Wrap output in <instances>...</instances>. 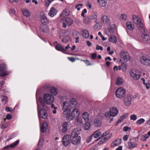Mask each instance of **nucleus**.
Masks as SVG:
<instances>
[{"label":"nucleus","mask_w":150,"mask_h":150,"mask_svg":"<svg viewBox=\"0 0 150 150\" xmlns=\"http://www.w3.org/2000/svg\"><path fill=\"white\" fill-rule=\"evenodd\" d=\"M101 134V133L99 131H96L92 135H91L92 137H94L95 138H97Z\"/></svg>","instance_id":"obj_42"},{"label":"nucleus","mask_w":150,"mask_h":150,"mask_svg":"<svg viewBox=\"0 0 150 150\" xmlns=\"http://www.w3.org/2000/svg\"><path fill=\"white\" fill-rule=\"evenodd\" d=\"M142 37L144 41H148L150 40V35L149 34H147L146 31L143 33Z\"/></svg>","instance_id":"obj_16"},{"label":"nucleus","mask_w":150,"mask_h":150,"mask_svg":"<svg viewBox=\"0 0 150 150\" xmlns=\"http://www.w3.org/2000/svg\"><path fill=\"white\" fill-rule=\"evenodd\" d=\"M79 112L77 109L74 108L73 109L71 113V115L73 116L72 120L74 117L79 116Z\"/></svg>","instance_id":"obj_19"},{"label":"nucleus","mask_w":150,"mask_h":150,"mask_svg":"<svg viewBox=\"0 0 150 150\" xmlns=\"http://www.w3.org/2000/svg\"><path fill=\"white\" fill-rule=\"evenodd\" d=\"M115 29L114 27L110 26L108 29V31L106 34L108 35L111 34H113V33L115 31Z\"/></svg>","instance_id":"obj_37"},{"label":"nucleus","mask_w":150,"mask_h":150,"mask_svg":"<svg viewBox=\"0 0 150 150\" xmlns=\"http://www.w3.org/2000/svg\"><path fill=\"white\" fill-rule=\"evenodd\" d=\"M128 148L129 149H132L136 146L137 144L136 142H132L129 141L128 142Z\"/></svg>","instance_id":"obj_20"},{"label":"nucleus","mask_w":150,"mask_h":150,"mask_svg":"<svg viewBox=\"0 0 150 150\" xmlns=\"http://www.w3.org/2000/svg\"><path fill=\"white\" fill-rule=\"evenodd\" d=\"M90 19L92 21L93 20H95V22L96 23L97 22V18L98 15L96 13H92L89 16Z\"/></svg>","instance_id":"obj_22"},{"label":"nucleus","mask_w":150,"mask_h":150,"mask_svg":"<svg viewBox=\"0 0 150 150\" xmlns=\"http://www.w3.org/2000/svg\"><path fill=\"white\" fill-rule=\"evenodd\" d=\"M121 139H118L114 141L111 144V146L113 147L117 146L120 144Z\"/></svg>","instance_id":"obj_30"},{"label":"nucleus","mask_w":150,"mask_h":150,"mask_svg":"<svg viewBox=\"0 0 150 150\" xmlns=\"http://www.w3.org/2000/svg\"><path fill=\"white\" fill-rule=\"evenodd\" d=\"M123 80L120 77L117 78L116 80V84L117 85L120 86L122 85L123 83Z\"/></svg>","instance_id":"obj_40"},{"label":"nucleus","mask_w":150,"mask_h":150,"mask_svg":"<svg viewBox=\"0 0 150 150\" xmlns=\"http://www.w3.org/2000/svg\"><path fill=\"white\" fill-rule=\"evenodd\" d=\"M56 49L58 51H61L63 52H64V47L59 44H58L56 45Z\"/></svg>","instance_id":"obj_35"},{"label":"nucleus","mask_w":150,"mask_h":150,"mask_svg":"<svg viewBox=\"0 0 150 150\" xmlns=\"http://www.w3.org/2000/svg\"><path fill=\"white\" fill-rule=\"evenodd\" d=\"M126 27L129 30H132L134 28V25L131 22L128 21L126 23Z\"/></svg>","instance_id":"obj_25"},{"label":"nucleus","mask_w":150,"mask_h":150,"mask_svg":"<svg viewBox=\"0 0 150 150\" xmlns=\"http://www.w3.org/2000/svg\"><path fill=\"white\" fill-rule=\"evenodd\" d=\"M120 18L122 20L126 21L127 20V15L125 14H122L120 16Z\"/></svg>","instance_id":"obj_51"},{"label":"nucleus","mask_w":150,"mask_h":150,"mask_svg":"<svg viewBox=\"0 0 150 150\" xmlns=\"http://www.w3.org/2000/svg\"><path fill=\"white\" fill-rule=\"evenodd\" d=\"M132 19L134 23L136 24L141 21L139 17L137 15H134L132 17Z\"/></svg>","instance_id":"obj_26"},{"label":"nucleus","mask_w":150,"mask_h":150,"mask_svg":"<svg viewBox=\"0 0 150 150\" xmlns=\"http://www.w3.org/2000/svg\"><path fill=\"white\" fill-rule=\"evenodd\" d=\"M75 124L78 126H80L82 124V120L81 117H78L75 121Z\"/></svg>","instance_id":"obj_32"},{"label":"nucleus","mask_w":150,"mask_h":150,"mask_svg":"<svg viewBox=\"0 0 150 150\" xmlns=\"http://www.w3.org/2000/svg\"><path fill=\"white\" fill-rule=\"evenodd\" d=\"M148 138V136H147L146 134H145L141 136L140 139L141 140L146 141Z\"/></svg>","instance_id":"obj_47"},{"label":"nucleus","mask_w":150,"mask_h":150,"mask_svg":"<svg viewBox=\"0 0 150 150\" xmlns=\"http://www.w3.org/2000/svg\"><path fill=\"white\" fill-rule=\"evenodd\" d=\"M101 122L100 120L98 118H96L94 119L93 122V124L95 126L98 127L101 125Z\"/></svg>","instance_id":"obj_34"},{"label":"nucleus","mask_w":150,"mask_h":150,"mask_svg":"<svg viewBox=\"0 0 150 150\" xmlns=\"http://www.w3.org/2000/svg\"><path fill=\"white\" fill-rule=\"evenodd\" d=\"M40 30L41 31L44 33H47L49 31V29L46 25H43L42 26H41Z\"/></svg>","instance_id":"obj_38"},{"label":"nucleus","mask_w":150,"mask_h":150,"mask_svg":"<svg viewBox=\"0 0 150 150\" xmlns=\"http://www.w3.org/2000/svg\"><path fill=\"white\" fill-rule=\"evenodd\" d=\"M39 109L40 107L38 105V114L39 119H40V117L44 119L46 118L48 116L46 111L43 108H41L40 110Z\"/></svg>","instance_id":"obj_5"},{"label":"nucleus","mask_w":150,"mask_h":150,"mask_svg":"<svg viewBox=\"0 0 150 150\" xmlns=\"http://www.w3.org/2000/svg\"><path fill=\"white\" fill-rule=\"evenodd\" d=\"M43 143L44 141L43 139H40L38 144V146H40V147L42 146L43 145Z\"/></svg>","instance_id":"obj_55"},{"label":"nucleus","mask_w":150,"mask_h":150,"mask_svg":"<svg viewBox=\"0 0 150 150\" xmlns=\"http://www.w3.org/2000/svg\"><path fill=\"white\" fill-rule=\"evenodd\" d=\"M97 2L100 6L102 7H105L106 5L107 0H97Z\"/></svg>","instance_id":"obj_33"},{"label":"nucleus","mask_w":150,"mask_h":150,"mask_svg":"<svg viewBox=\"0 0 150 150\" xmlns=\"http://www.w3.org/2000/svg\"><path fill=\"white\" fill-rule=\"evenodd\" d=\"M62 129L61 131L62 133H66L69 128V125L67 122H64L62 124Z\"/></svg>","instance_id":"obj_15"},{"label":"nucleus","mask_w":150,"mask_h":150,"mask_svg":"<svg viewBox=\"0 0 150 150\" xmlns=\"http://www.w3.org/2000/svg\"><path fill=\"white\" fill-rule=\"evenodd\" d=\"M96 49L97 50H100L102 51L103 50V48L101 46L98 45H96Z\"/></svg>","instance_id":"obj_63"},{"label":"nucleus","mask_w":150,"mask_h":150,"mask_svg":"<svg viewBox=\"0 0 150 150\" xmlns=\"http://www.w3.org/2000/svg\"><path fill=\"white\" fill-rule=\"evenodd\" d=\"M100 21L103 24L106 25L109 24L110 22L109 16L106 15L102 16L100 19Z\"/></svg>","instance_id":"obj_12"},{"label":"nucleus","mask_w":150,"mask_h":150,"mask_svg":"<svg viewBox=\"0 0 150 150\" xmlns=\"http://www.w3.org/2000/svg\"><path fill=\"white\" fill-rule=\"evenodd\" d=\"M91 21H92L91 19H90V18L89 16L87 18H85L84 20V23L86 24H88L90 23Z\"/></svg>","instance_id":"obj_52"},{"label":"nucleus","mask_w":150,"mask_h":150,"mask_svg":"<svg viewBox=\"0 0 150 150\" xmlns=\"http://www.w3.org/2000/svg\"><path fill=\"white\" fill-rule=\"evenodd\" d=\"M1 100L2 102L6 103L8 101V98L6 96H3L1 97Z\"/></svg>","instance_id":"obj_50"},{"label":"nucleus","mask_w":150,"mask_h":150,"mask_svg":"<svg viewBox=\"0 0 150 150\" xmlns=\"http://www.w3.org/2000/svg\"><path fill=\"white\" fill-rule=\"evenodd\" d=\"M141 63L146 66H150V57L144 54L141 56L139 59Z\"/></svg>","instance_id":"obj_3"},{"label":"nucleus","mask_w":150,"mask_h":150,"mask_svg":"<svg viewBox=\"0 0 150 150\" xmlns=\"http://www.w3.org/2000/svg\"><path fill=\"white\" fill-rule=\"evenodd\" d=\"M43 98L45 103L47 105L53 104L54 101V98L52 95L48 93L45 94Z\"/></svg>","instance_id":"obj_4"},{"label":"nucleus","mask_w":150,"mask_h":150,"mask_svg":"<svg viewBox=\"0 0 150 150\" xmlns=\"http://www.w3.org/2000/svg\"><path fill=\"white\" fill-rule=\"evenodd\" d=\"M61 22L62 24L63 27L65 28L67 26L71 25L73 21L71 18L69 17H67L62 18L61 19Z\"/></svg>","instance_id":"obj_2"},{"label":"nucleus","mask_w":150,"mask_h":150,"mask_svg":"<svg viewBox=\"0 0 150 150\" xmlns=\"http://www.w3.org/2000/svg\"><path fill=\"white\" fill-rule=\"evenodd\" d=\"M138 29L140 31H143V32L146 31L144 25L142 21L140 22L138 24H137Z\"/></svg>","instance_id":"obj_29"},{"label":"nucleus","mask_w":150,"mask_h":150,"mask_svg":"<svg viewBox=\"0 0 150 150\" xmlns=\"http://www.w3.org/2000/svg\"><path fill=\"white\" fill-rule=\"evenodd\" d=\"M141 79L142 81H143V84H144L146 86V88L147 89H149V86H148V85H149L148 84H147L146 83H145V79L143 78H142Z\"/></svg>","instance_id":"obj_60"},{"label":"nucleus","mask_w":150,"mask_h":150,"mask_svg":"<svg viewBox=\"0 0 150 150\" xmlns=\"http://www.w3.org/2000/svg\"><path fill=\"white\" fill-rule=\"evenodd\" d=\"M70 108V103L68 101L64 102L63 103V105L62 109H67Z\"/></svg>","instance_id":"obj_39"},{"label":"nucleus","mask_w":150,"mask_h":150,"mask_svg":"<svg viewBox=\"0 0 150 150\" xmlns=\"http://www.w3.org/2000/svg\"><path fill=\"white\" fill-rule=\"evenodd\" d=\"M130 74L131 76L135 80L138 79L141 76V73L137 70H132L131 71Z\"/></svg>","instance_id":"obj_11"},{"label":"nucleus","mask_w":150,"mask_h":150,"mask_svg":"<svg viewBox=\"0 0 150 150\" xmlns=\"http://www.w3.org/2000/svg\"><path fill=\"white\" fill-rule=\"evenodd\" d=\"M62 109L64 110L63 113V116L66 117L67 120L69 121L72 120L73 116L71 115L70 109Z\"/></svg>","instance_id":"obj_6"},{"label":"nucleus","mask_w":150,"mask_h":150,"mask_svg":"<svg viewBox=\"0 0 150 150\" xmlns=\"http://www.w3.org/2000/svg\"><path fill=\"white\" fill-rule=\"evenodd\" d=\"M70 38L68 36H66L64 37L62 39V41L64 43L68 42L70 40Z\"/></svg>","instance_id":"obj_48"},{"label":"nucleus","mask_w":150,"mask_h":150,"mask_svg":"<svg viewBox=\"0 0 150 150\" xmlns=\"http://www.w3.org/2000/svg\"><path fill=\"white\" fill-rule=\"evenodd\" d=\"M81 61H82L84 62L86 64V66H89L91 65V62L88 60H81Z\"/></svg>","instance_id":"obj_58"},{"label":"nucleus","mask_w":150,"mask_h":150,"mask_svg":"<svg viewBox=\"0 0 150 150\" xmlns=\"http://www.w3.org/2000/svg\"><path fill=\"white\" fill-rule=\"evenodd\" d=\"M83 118L85 122H88L89 120V114L87 112H85L82 114Z\"/></svg>","instance_id":"obj_23"},{"label":"nucleus","mask_w":150,"mask_h":150,"mask_svg":"<svg viewBox=\"0 0 150 150\" xmlns=\"http://www.w3.org/2000/svg\"><path fill=\"white\" fill-rule=\"evenodd\" d=\"M67 58L68 59V60H70L72 62H74L76 60V59L74 58V57H68Z\"/></svg>","instance_id":"obj_62"},{"label":"nucleus","mask_w":150,"mask_h":150,"mask_svg":"<svg viewBox=\"0 0 150 150\" xmlns=\"http://www.w3.org/2000/svg\"><path fill=\"white\" fill-rule=\"evenodd\" d=\"M83 36L85 38H88L89 36V33L87 30H86L83 31Z\"/></svg>","instance_id":"obj_43"},{"label":"nucleus","mask_w":150,"mask_h":150,"mask_svg":"<svg viewBox=\"0 0 150 150\" xmlns=\"http://www.w3.org/2000/svg\"><path fill=\"white\" fill-rule=\"evenodd\" d=\"M132 100V98L131 95L128 94L124 98V103L125 106H129Z\"/></svg>","instance_id":"obj_14"},{"label":"nucleus","mask_w":150,"mask_h":150,"mask_svg":"<svg viewBox=\"0 0 150 150\" xmlns=\"http://www.w3.org/2000/svg\"><path fill=\"white\" fill-rule=\"evenodd\" d=\"M50 93L54 95H56L57 94V88L54 86L52 87L50 90Z\"/></svg>","instance_id":"obj_36"},{"label":"nucleus","mask_w":150,"mask_h":150,"mask_svg":"<svg viewBox=\"0 0 150 150\" xmlns=\"http://www.w3.org/2000/svg\"><path fill=\"white\" fill-rule=\"evenodd\" d=\"M39 101H40L41 104L43 107H45V103L44 101L43 100L42 98H39Z\"/></svg>","instance_id":"obj_59"},{"label":"nucleus","mask_w":150,"mask_h":150,"mask_svg":"<svg viewBox=\"0 0 150 150\" xmlns=\"http://www.w3.org/2000/svg\"><path fill=\"white\" fill-rule=\"evenodd\" d=\"M86 9L85 8L83 10L81 14V16L83 17H84V14L87 12Z\"/></svg>","instance_id":"obj_64"},{"label":"nucleus","mask_w":150,"mask_h":150,"mask_svg":"<svg viewBox=\"0 0 150 150\" xmlns=\"http://www.w3.org/2000/svg\"><path fill=\"white\" fill-rule=\"evenodd\" d=\"M83 6V5L82 4H78L75 5V7L77 11H79L80 10Z\"/></svg>","instance_id":"obj_46"},{"label":"nucleus","mask_w":150,"mask_h":150,"mask_svg":"<svg viewBox=\"0 0 150 150\" xmlns=\"http://www.w3.org/2000/svg\"><path fill=\"white\" fill-rule=\"evenodd\" d=\"M145 122V120L143 118H141L137 120L136 122V123L137 125H140L142 124L143 123Z\"/></svg>","instance_id":"obj_45"},{"label":"nucleus","mask_w":150,"mask_h":150,"mask_svg":"<svg viewBox=\"0 0 150 150\" xmlns=\"http://www.w3.org/2000/svg\"><path fill=\"white\" fill-rule=\"evenodd\" d=\"M8 74V71L6 70V66L5 64L2 63L0 64V76H4Z\"/></svg>","instance_id":"obj_9"},{"label":"nucleus","mask_w":150,"mask_h":150,"mask_svg":"<svg viewBox=\"0 0 150 150\" xmlns=\"http://www.w3.org/2000/svg\"><path fill=\"white\" fill-rule=\"evenodd\" d=\"M70 103V107L75 108L76 105L77 103L76 100L74 98H72L71 99Z\"/></svg>","instance_id":"obj_31"},{"label":"nucleus","mask_w":150,"mask_h":150,"mask_svg":"<svg viewBox=\"0 0 150 150\" xmlns=\"http://www.w3.org/2000/svg\"><path fill=\"white\" fill-rule=\"evenodd\" d=\"M90 127V124L88 122H86L85 123L83 127L84 129L86 130H88Z\"/></svg>","instance_id":"obj_44"},{"label":"nucleus","mask_w":150,"mask_h":150,"mask_svg":"<svg viewBox=\"0 0 150 150\" xmlns=\"http://www.w3.org/2000/svg\"><path fill=\"white\" fill-rule=\"evenodd\" d=\"M125 92V90L123 88L120 87L116 90L115 95L117 98H120L123 97Z\"/></svg>","instance_id":"obj_8"},{"label":"nucleus","mask_w":150,"mask_h":150,"mask_svg":"<svg viewBox=\"0 0 150 150\" xmlns=\"http://www.w3.org/2000/svg\"><path fill=\"white\" fill-rule=\"evenodd\" d=\"M130 119L133 120H135L137 119V116L135 115H132L130 116Z\"/></svg>","instance_id":"obj_57"},{"label":"nucleus","mask_w":150,"mask_h":150,"mask_svg":"<svg viewBox=\"0 0 150 150\" xmlns=\"http://www.w3.org/2000/svg\"><path fill=\"white\" fill-rule=\"evenodd\" d=\"M8 125V124L7 123L5 122L1 126V128L2 129H5L7 127Z\"/></svg>","instance_id":"obj_56"},{"label":"nucleus","mask_w":150,"mask_h":150,"mask_svg":"<svg viewBox=\"0 0 150 150\" xmlns=\"http://www.w3.org/2000/svg\"><path fill=\"white\" fill-rule=\"evenodd\" d=\"M111 135L112 134L110 133L109 131L108 130L106 131L103 133L102 135V137H105L103 139L100 140L98 142V144H100L103 143L105 141L109 139L111 136Z\"/></svg>","instance_id":"obj_7"},{"label":"nucleus","mask_w":150,"mask_h":150,"mask_svg":"<svg viewBox=\"0 0 150 150\" xmlns=\"http://www.w3.org/2000/svg\"><path fill=\"white\" fill-rule=\"evenodd\" d=\"M22 11L24 16L26 17H28L30 15V13L29 10L25 8H23Z\"/></svg>","instance_id":"obj_27"},{"label":"nucleus","mask_w":150,"mask_h":150,"mask_svg":"<svg viewBox=\"0 0 150 150\" xmlns=\"http://www.w3.org/2000/svg\"><path fill=\"white\" fill-rule=\"evenodd\" d=\"M41 22L42 23H43L44 25H46L49 23V21L47 18L45 14H44L41 17Z\"/></svg>","instance_id":"obj_17"},{"label":"nucleus","mask_w":150,"mask_h":150,"mask_svg":"<svg viewBox=\"0 0 150 150\" xmlns=\"http://www.w3.org/2000/svg\"><path fill=\"white\" fill-rule=\"evenodd\" d=\"M57 11L55 8L53 7H52L50 10V12L48 13V15L51 17L55 16L57 13Z\"/></svg>","instance_id":"obj_18"},{"label":"nucleus","mask_w":150,"mask_h":150,"mask_svg":"<svg viewBox=\"0 0 150 150\" xmlns=\"http://www.w3.org/2000/svg\"><path fill=\"white\" fill-rule=\"evenodd\" d=\"M81 132V129L77 128L74 129L71 132V143L74 145H78L81 143V137L79 135Z\"/></svg>","instance_id":"obj_1"},{"label":"nucleus","mask_w":150,"mask_h":150,"mask_svg":"<svg viewBox=\"0 0 150 150\" xmlns=\"http://www.w3.org/2000/svg\"><path fill=\"white\" fill-rule=\"evenodd\" d=\"M105 117L106 118L108 119L110 118V117L112 116L111 115V113L110 112V111L106 112L105 114Z\"/></svg>","instance_id":"obj_53"},{"label":"nucleus","mask_w":150,"mask_h":150,"mask_svg":"<svg viewBox=\"0 0 150 150\" xmlns=\"http://www.w3.org/2000/svg\"><path fill=\"white\" fill-rule=\"evenodd\" d=\"M110 111L111 113L112 117L115 116L118 113V109L112 107L110 109Z\"/></svg>","instance_id":"obj_21"},{"label":"nucleus","mask_w":150,"mask_h":150,"mask_svg":"<svg viewBox=\"0 0 150 150\" xmlns=\"http://www.w3.org/2000/svg\"><path fill=\"white\" fill-rule=\"evenodd\" d=\"M9 12L10 13H11V14H14L15 13V11L14 8H10Z\"/></svg>","instance_id":"obj_61"},{"label":"nucleus","mask_w":150,"mask_h":150,"mask_svg":"<svg viewBox=\"0 0 150 150\" xmlns=\"http://www.w3.org/2000/svg\"><path fill=\"white\" fill-rule=\"evenodd\" d=\"M51 108L53 109V110H52L53 113L54 114H56L57 112V107L55 106L54 104H52L51 105Z\"/></svg>","instance_id":"obj_49"},{"label":"nucleus","mask_w":150,"mask_h":150,"mask_svg":"<svg viewBox=\"0 0 150 150\" xmlns=\"http://www.w3.org/2000/svg\"><path fill=\"white\" fill-rule=\"evenodd\" d=\"M71 137L70 135L67 134L63 137L62 143L64 146H68L70 143Z\"/></svg>","instance_id":"obj_10"},{"label":"nucleus","mask_w":150,"mask_h":150,"mask_svg":"<svg viewBox=\"0 0 150 150\" xmlns=\"http://www.w3.org/2000/svg\"><path fill=\"white\" fill-rule=\"evenodd\" d=\"M101 26L100 23H97L94 26V29L95 30H99L101 28Z\"/></svg>","instance_id":"obj_54"},{"label":"nucleus","mask_w":150,"mask_h":150,"mask_svg":"<svg viewBox=\"0 0 150 150\" xmlns=\"http://www.w3.org/2000/svg\"><path fill=\"white\" fill-rule=\"evenodd\" d=\"M121 58L123 59L125 62H127L130 59V56L129 54L124 51H122L120 53Z\"/></svg>","instance_id":"obj_13"},{"label":"nucleus","mask_w":150,"mask_h":150,"mask_svg":"<svg viewBox=\"0 0 150 150\" xmlns=\"http://www.w3.org/2000/svg\"><path fill=\"white\" fill-rule=\"evenodd\" d=\"M109 40L110 42L113 43H116L117 42V40L115 37L114 35H111L109 38Z\"/></svg>","instance_id":"obj_41"},{"label":"nucleus","mask_w":150,"mask_h":150,"mask_svg":"<svg viewBox=\"0 0 150 150\" xmlns=\"http://www.w3.org/2000/svg\"><path fill=\"white\" fill-rule=\"evenodd\" d=\"M47 127L48 125L47 122H44L43 123L42 127H40L41 132L43 133H44L46 131Z\"/></svg>","instance_id":"obj_24"},{"label":"nucleus","mask_w":150,"mask_h":150,"mask_svg":"<svg viewBox=\"0 0 150 150\" xmlns=\"http://www.w3.org/2000/svg\"><path fill=\"white\" fill-rule=\"evenodd\" d=\"M69 14V11L68 9H65L63 12L60 14V16L61 17H64L68 16Z\"/></svg>","instance_id":"obj_28"}]
</instances>
